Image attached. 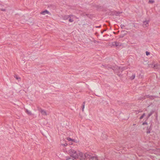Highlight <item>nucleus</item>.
Returning <instances> with one entry per match:
<instances>
[{
	"label": "nucleus",
	"instance_id": "13",
	"mask_svg": "<svg viewBox=\"0 0 160 160\" xmlns=\"http://www.w3.org/2000/svg\"><path fill=\"white\" fill-rule=\"evenodd\" d=\"M15 78L17 80H20L21 78L19 77H18V76L17 75H15L14 76Z\"/></svg>",
	"mask_w": 160,
	"mask_h": 160
},
{
	"label": "nucleus",
	"instance_id": "18",
	"mask_svg": "<svg viewBox=\"0 0 160 160\" xmlns=\"http://www.w3.org/2000/svg\"><path fill=\"white\" fill-rule=\"evenodd\" d=\"M145 115V113H144L140 118V119H141L143 118Z\"/></svg>",
	"mask_w": 160,
	"mask_h": 160
},
{
	"label": "nucleus",
	"instance_id": "14",
	"mask_svg": "<svg viewBox=\"0 0 160 160\" xmlns=\"http://www.w3.org/2000/svg\"><path fill=\"white\" fill-rule=\"evenodd\" d=\"M153 112L152 111L148 115V116L147 119L149 118L153 113Z\"/></svg>",
	"mask_w": 160,
	"mask_h": 160
},
{
	"label": "nucleus",
	"instance_id": "19",
	"mask_svg": "<svg viewBox=\"0 0 160 160\" xmlns=\"http://www.w3.org/2000/svg\"><path fill=\"white\" fill-rule=\"evenodd\" d=\"M151 130V129H150V128L149 129H147V133L148 134L150 133Z\"/></svg>",
	"mask_w": 160,
	"mask_h": 160
},
{
	"label": "nucleus",
	"instance_id": "29",
	"mask_svg": "<svg viewBox=\"0 0 160 160\" xmlns=\"http://www.w3.org/2000/svg\"><path fill=\"white\" fill-rule=\"evenodd\" d=\"M101 26H98V27H96V28H101Z\"/></svg>",
	"mask_w": 160,
	"mask_h": 160
},
{
	"label": "nucleus",
	"instance_id": "25",
	"mask_svg": "<svg viewBox=\"0 0 160 160\" xmlns=\"http://www.w3.org/2000/svg\"><path fill=\"white\" fill-rule=\"evenodd\" d=\"M135 77V75L134 74V75H132V79H134V78Z\"/></svg>",
	"mask_w": 160,
	"mask_h": 160
},
{
	"label": "nucleus",
	"instance_id": "9",
	"mask_svg": "<svg viewBox=\"0 0 160 160\" xmlns=\"http://www.w3.org/2000/svg\"><path fill=\"white\" fill-rule=\"evenodd\" d=\"M150 96V95H145L142 98H140V99L141 100H142V99H145L146 98H149Z\"/></svg>",
	"mask_w": 160,
	"mask_h": 160
},
{
	"label": "nucleus",
	"instance_id": "16",
	"mask_svg": "<svg viewBox=\"0 0 160 160\" xmlns=\"http://www.w3.org/2000/svg\"><path fill=\"white\" fill-rule=\"evenodd\" d=\"M26 112L29 115H31L32 114V113L31 112L29 111H28V110H27L26 111Z\"/></svg>",
	"mask_w": 160,
	"mask_h": 160
},
{
	"label": "nucleus",
	"instance_id": "6",
	"mask_svg": "<svg viewBox=\"0 0 160 160\" xmlns=\"http://www.w3.org/2000/svg\"><path fill=\"white\" fill-rule=\"evenodd\" d=\"M40 14L43 15H45L46 14H51L47 10H45L43 11H42L40 12Z\"/></svg>",
	"mask_w": 160,
	"mask_h": 160
},
{
	"label": "nucleus",
	"instance_id": "3",
	"mask_svg": "<svg viewBox=\"0 0 160 160\" xmlns=\"http://www.w3.org/2000/svg\"><path fill=\"white\" fill-rule=\"evenodd\" d=\"M122 44L121 43L119 42H112V46H115L116 47H120L121 46Z\"/></svg>",
	"mask_w": 160,
	"mask_h": 160
},
{
	"label": "nucleus",
	"instance_id": "27",
	"mask_svg": "<svg viewBox=\"0 0 160 160\" xmlns=\"http://www.w3.org/2000/svg\"><path fill=\"white\" fill-rule=\"evenodd\" d=\"M109 67H108V66H106L105 67V68H107V69H108Z\"/></svg>",
	"mask_w": 160,
	"mask_h": 160
},
{
	"label": "nucleus",
	"instance_id": "5",
	"mask_svg": "<svg viewBox=\"0 0 160 160\" xmlns=\"http://www.w3.org/2000/svg\"><path fill=\"white\" fill-rule=\"evenodd\" d=\"M39 111L41 112L42 115L47 116V113L46 111L42 109L41 108L39 109Z\"/></svg>",
	"mask_w": 160,
	"mask_h": 160
},
{
	"label": "nucleus",
	"instance_id": "1",
	"mask_svg": "<svg viewBox=\"0 0 160 160\" xmlns=\"http://www.w3.org/2000/svg\"><path fill=\"white\" fill-rule=\"evenodd\" d=\"M68 152L71 156H72L75 158H79L80 160H87V158L90 157V153L89 152H87L84 154L82 152H76L72 148L69 150Z\"/></svg>",
	"mask_w": 160,
	"mask_h": 160
},
{
	"label": "nucleus",
	"instance_id": "15",
	"mask_svg": "<svg viewBox=\"0 0 160 160\" xmlns=\"http://www.w3.org/2000/svg\"><path fill=\"white\" fill-rule=\"evenodd\" d=\"M154 2V0H149L148 1V3H153Z\"/></svg>",
	"mask_w": 160,
	"mask_h": 160
},
{
	"label": "nucleus",
	"instance_id": "8",
	"mask_svg": "<svg viewBox=\"0 0 160 160\" xmlns=\"http://www.w3.org/2000/svg\"><path fill=\"white\" fill-rule=\"evenodd\" d=\"M89 160H98V157L96 156H92L90 155V157L88 158Z\"/></svg>",
	"mask_w": 160,
	"mask_h": 160
},
{
	"label": "nucleus",
	"instance_id": "12",
	"mask_svg": "<svg viewBox=\"0 0 160 160\" xmlns=\"http://www.w3.org/2000/svg\"><path fill=\"white\" fill-rule=\"evenodd\" d=\"M85 102H83V104H82V112L84 111V107H85Z\"/></svg>",
	"mask_w": 160,
	"mask_h": 160
},
{
	"label": "nucleus",
	"instance_id": "30",
	"mask_svg": "<svg viewBox=\"0 0 160 160\" xmlns=\"http://www.w3.org/2000/svg\"><path fill=\"white\" fill-rule=\"evenodd\" d=\"M62 142H64V140H62H62H61V142H62Z\"/></svg>",
	"mask_w": 160,
	"mask_h": 160
},
{
	"label": "nucleus",
	"instance_id": "17",
	"mask_svg": "<svg viewBox=\"0 0 160 160\" xmlns=\"http://www.w3.org/2000/svg\"><path fill=\"white\" fill-rule=\"evenodd\" d=\"M125 26L124 25L121 24V28L122 29H125Z\"/></svg>",
	"mask_w": 160,
	"mask_h": 160
},
{
	"label": "nucleus",
	"instance_id": "23",
	"mask_svg": "<svg viewBox=\"0 0 160 160\" xmlns=\"http://www.w3.org/2000/svg\"><path fill=\"white\" fill-rule=\"evenodd\" d=\"M142 125H147L148 123L147 122H143L142 124Z\"/></svg>",
	"mask_w": 160,
	"mask_h": 160
},
{
	"label": "nucleus",
	"instance_id": "20",
	"mask_svg": "<svg viewBox=\"0 0 160 160\" xmlns=\"http://www.w3.org/2000/svg\"><path fill=\"white\" fill-rule=\"evenodd\" d=\"M61 144L64 147L67 146L68 145V143H65L64 144H63L62 143H61Z\"/></svg>",
	"mask_w": 160,
	"mask_h": 160
},
{
	"label": "nucleus",
	"instance_id": "7",
	"mask_svg": "<svg viewBox=\"0 0 160 160\" xmlns=\"http://www.w3.org/2000/svg\"><path fill=\"white\" fill-rule=\"evenodd\" d=\"M149 21H145L143 22V26L144 27H146L148 26Z\"/></svg>",
	"mask_w": 160,
	"mask_h": 160
},
{
	"label": "nucleus",
	"instance_id": "26",
	"mask_svg": "<svg viewBox=\"0 0 160 160\" xmlns=\"http://www.w3.org/2000/svg\"><path fill=\"white\" fill-rule=\"evenodd\" d=\"M146 55L147 56L150 54V52L147 51L146 52Z\"/></svg>",
	"mask_w": 160,
	"mask_h": 160
},
{
	"label": "nucleus",
	"instance_id": "4",
	"mask_svg": "<svg viewBox=\"0 0 160 160\" xmlns=\"http://www.w3.org/2000/svg\"><path fill=\"white\" fill-rule=\"evenodd\" d=\"M149 65L150 67H152L153 68H155V69H158L160 68V65L157 63L154 64L153 65L152 64H150Z\"/></svg>",
	"mask_w": 160,
	"mask_h": 160
},
{
	"label": "nucleus",
	"instance_id": "21",
	"mask_svg": "<svg viewBox=\"0 0 160 160\" xmlns=\"http://www.w3.org/2000/svg\"><path fill=\"white\" fill-rule=\"evenodd\" d=\"M154 97H155V96H152L150 95V98H150L151 99H154V98H153Z\"/></svg>",
	"mask_w": 160,
	"mask_h": 160
},
{
	"label": "nucleus",
	"instance_id": "28",
	"mask_svg": "<svg viewBox=\"0 0 160 160\" xmlns=\"http://www.w3.org/2000/svg\"><path fill=\"white\" fill-rule=\"evenodd\" d=\"M142 111H137L136 112H142Z\"/></svg>",
	"mask_w": 160,
	"mask_h": 160
},
{
	"label": "nucleus",
	"instance_id": "2",
	"mask_svg": "<svg viewBox=\"0 0 160 160\" xmlns=\"http://www.w3.org/2000/svg\"><path fill=\"white\" fill-rule=\"evenodd\" d=\"M62 17L63 20H66L68 19L69 22H72L74 21V17H76L72 14H71L70 15H64L62 16Z\"/></svg>",
	"mask_w": 160,
	"mask_h": 160
},
{
	"label": "nucleus",
	"instance_id": "10",
	"mask_svg": "<svg viewBox=\"0 0 160 160\" xmlns=\"http://www.w3.org/2000/svg\"><path fill=\"white\" fill-rule=\"evenodd\" d=\"M71 157L67 159L66 160H75L76 158H75L74 157H72V156H71Z\"/></svg>",
	"mask_w": 160,
	"mask_h": 160
},
{
	"label": "nucleus",
	"instance_id": "24",
	"mask_svg": "<svg viewBox=\"0 0 160 160\" xmlns=\"http://www.w3.org/2000/svg\"><path fill=\"white\" fill-rule=\"evenodd\" d=\"M88 17L90 18H91L92 17V15L89 14V15Z\"/></svg>",
	"mask_w": 160,
	"mask_h": 160
},
{
	"label": "nucleus",
	"instance_id": "22",
	"mask_svg": "<svg viewBox=\"0 0 160 160\" xmlns=\"http://www.w3.org/2000/svg\"><path fill=\"white\" fill-rule=\"evenodd\" d=\"M89 14H88V13H83L84 16H86L87 17H88V16H89Z\"/></svg>",
	"mask_w": 160,
	"mask_h": 160
},
{
	"label": "nucleus",
	"instance_id": "11",
	"mask_svg": "<svg viewBox=\"0 0 160 160\" xmlns=\"http://www.w3.org/2000/svg\"><path fill=\"white\" fill-rule=\"evenodd\" d=\"M67 139L69 141H71L72 142H75V140L74 139H72L70 138H68Z\"/></svg>",
	"mask_w": 160,
	"mask_h": 160
}]
</instances>
